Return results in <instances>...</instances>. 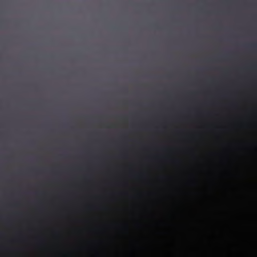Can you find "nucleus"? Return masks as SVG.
Listing matches in <instances>:
<instances>
[{"instance_id":"nucleus-1","label":"nucleus","mask_w":257,"mask_h":257,"mask_svg":"<svg viewBox=\"0 0 257 257\" xmlns=\"http://www.w3.org/2000/svg\"><path fill=\"white\" fill-rule=\"evenodd\" d=\"M250 46L251 47H253V48H255L256 47L255 44H251Z\"/></svg>"}]
</instances>
